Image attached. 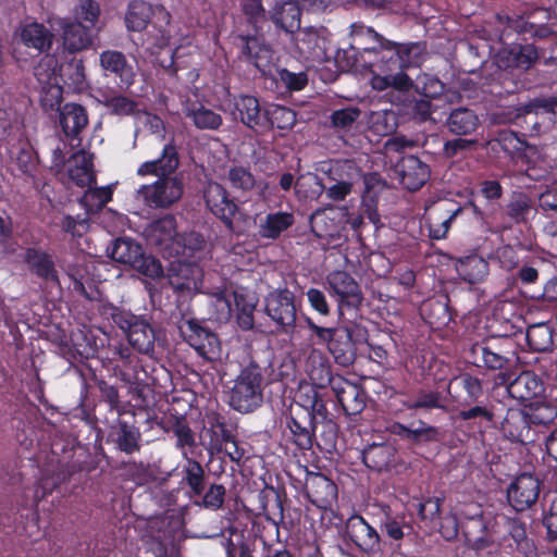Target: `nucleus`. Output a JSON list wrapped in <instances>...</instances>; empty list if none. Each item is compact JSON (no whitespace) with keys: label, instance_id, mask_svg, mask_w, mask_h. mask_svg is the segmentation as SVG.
I'll return each mask as SVG.
<instances>
[{"label":"nucleus","instance_id":"0eeeda50","mask_svg":"<svg viewBox=\"0 0 557 557\" xmlns=\"http://www.w3.org/2000/svg\"><path fill=\"white\" fill-rule=\"evenodd\" d=\"M183 193L184 184L178 176L161 177L152 184L140 186L137 198L149 208L168 209L182 198Z\"/></svg>","mask_w":557,"mask_h":557},{"label":"nucleus","instance_id":"393cba45","mask_svg":"<svg viewBox=\"0 0 557 557\" xmlns=\"http://www.w3.org/2000/svg\"><path fill=\"white\" fill-rule=\"evenodd\" d=\"M507 392L513 399L524 401L540 396L544 392V386L533 372L523 371L508 383Z\"/></svg>","mask_w":557,"mask_h":557},{"label":"nucleus","instance_id":"1a4fd4ad","mask_svg":"<svg viewBox=\"0 0 557 557\" xmlns=\"http://www.w3.org/2000/svg\"><path fill=\"white\" fill-rule=\"evenodd\" d=\"M185 341L197 354L209 362L221 359L222 348L216 335L200 326L196 321L188 320L180 326Z\"/></svg>","mask_w":557,"mask_h":557},{"label":"nucleus","instance_id":"4d7b16f0","mask_svg":"<svg viewBox=\"0 0 557 557\" xmlns=\"http://www.w3.org/2000/svg\"><path fill=\"white\" fill-rule=\"evenodd\" d=\"M174 243L175 245L173 250H175L177 255H182L183 257H189L195 251L202 249L205 245V239L200 234L196 232H190L177 235Z\"/></svg>","mask_w":557,"mask_h":557},{"label":"nucleus","instance_id":"9b49d317","mask_svg":"<svg viewBox=\"0 0 557 557\" xmlns=\"http://www.w3.org/2000/svg\"><path fill=\"white\" fill-rule=\"evenodd\" d=\"M203 272L201 268L184 259L172 261L168 278L173 290L180 296H190L201 288Z\"/></svg>","mask_w":557,"mask_h":557},{"label":"nucleus","instance_id":"f704fd0d","mask_svg":"<svg viewBox=\"0 0 557 557\" xmlns=\"http://www.w3.org/2000/svg\"><path fill=\"white\" fill-rule=\"evenodd\" d=\"M503 534H494L495 542L504 548L524 550L528 537L524 524L515 518H505L502 524Z\"/></svg>","mask_w":557,"mask_h":557},{"label":"nucleus","instance_id":"4468645a","mask_svg":"<svg viewBox=\"0 0 557 557\" xmlns=\"http://www.w3.org/2000/svg\"><path fill=\"white\" fill-rule=\"evenodd\" d=\"M539 494L540 481L529 473L519 475L507 491L508 502L517 511L530 508L537 500Z\"/></svg>","mask_w":557,"mask_h":557},{"label":"nucleus","instance_id":"6e6d98bb","mask_svg":"<svg viewBox=\"0 0 557 557\" xmlns=\"http://www.w3.org/2000/svg\"><path fill=\"white\" fill-rule=\"evenodd\" d=\"M112 198L110 187L89 188L85 191L82 203L88 212H97L103 208Z\"/></svg>","mask_w":557,"mask_h":557},{"label":"nucleus","instance_id":"5701e85b","mask_svg":"<svg viewBox=\"0 0 557 557\" xmlns=\"http://www.w3.org/2000/svg\"><path fill=\"white\" fill-rule=\"evenodd\" d=\"M401 185L409 190L422 187L430 177L428 164L416 156H407L397 165Z\"/></svg>","mask_w":557,"mask_h":557},{"label":"nucleus","instance_id":"a19ab883","mask_svg":"<svg viewBox=\"0 0 557 557\" xmlns=\"http://www.w3.org/2000/svg\"><path fill=\"white\" fill-rule=\"evenodd\" d=\"M295 223L290 212H273L265 215L259 225V234L263 238L275 239Z\"/></svg>","mask_w":557,"mask_h":557},{"label":"nucleus","instance_id":"f8f14e48","mask_svg":"<svg viewBox=\"0 0 557 557\" xmlns=\"http://www.w3.org/2000/svg\"><path fill=\"white\" fill-rule=\"evenodd\" d=\"M232 114L245 126L256 132L270 129L269 111L262 110L259 100L250 95H239L233 99Z\"/></svg>","mask_w":557,"mask_h":557},{"label":"nucleus","instance_id":"e433bc0d","mask_svg":"<svg viewBox=\"0 0 557 557\" xmlns=\"http://www.w3.org/2000/svg\"><path fill=\"white\" fill-rule=\"evenodd\" d=\"M446 126L454 135L468 136L479 128L480 120L474 111L468 108H457L449 113Z\"/></svg>","mask_w":557,"mask_h":557},{"label":"nucleus","instance_id":"a878e982","mask_svg":"<svg viewBox=\"0 0 557 557\" xmlns=\"http://www.w3.org/2000/svg\"><path fill=\"white\" fill-rule=\"evenodd\" d=\"M145 235L150 244L173 249L177 237L175 218L168 214L151 222L145 228Z\"/></svg>","mask_w":557,"mask_h":557},{"label":"nucleus","instance_id":"2eb2a0df","mask_svg":"<svg viewBox=\"0 0 557 557\" xmlns=\"http://www.w3.org/2000/svg\"><path fill=\"white\" fill-rule=\"evenodd\" d=\"M460 211L461 208L449 200H441L430 207L426 218L430 237L433 239L445 238L451 221Z\"/></svg>","mask_w":557,"mask_h":557},{"label":"nucleus","instance_id":"f3484780","mask_svg":"<svg viewBox=\"0 0 557 557\" xmlns=\"http://www.w3.org/2000/svg\"><path fill=\"white\" fill-rule=\"evenodd\" d=\"M500 431L511 442L528 444L535 441V432L523 409L507 410Z\"/></svg>","mask_w":557,"mask_h":557},{"label":"nucleus","instance_id":"bf43d9fd","mask_svg":"<svg viewBox=\"0 0 557 557\" xmlns=\"http://www.w3.org/2000/svg\"><path fill=\"white\" fill-rule=\"evenodd\" d=\"M103 106L115 115L126 116L137 112V103L123 95L107 96Z\"/></svg>","mask_w":557,"mask_h":557},{"label":"nucleus","instance_id":"6ab92c4d","mask_svg":"<svg viewBox=\"0 0 557 557\" xmlns=\"http://www.w3.org/2000/svg\"><path fill=\"white\" fill-rule=\"evenodd\" d=\"M305 490L310 502L321 509L331 508L337 498L336 485L321 473H308Z\"/></svg>","mask_w":557,"mask_h":557},{"label":"nucleus","instance_id":"473e14b6","mask_svg":"<svg viewBox=\"0 0 557 557\" xmlns=\"http://www.w3.org/2000/svg\"><path fill=\"white\" fill-rule=\"evenodd\" d=\"M91 27L77 21H64L62 38L65 48L72 52L86 49L91 44Z\"/></svg>","mask_w":557,"mask_h":557},{"label":"nucleus","instance_id":"bb28decb","mask_svg":"<svg viewBox=\"0 0 557 557\" xmlns=\"http://www.w3.org/2000/svg\"><path fill=\"white\" fill-rule=\"evenodd\" d=\"M466 517L468 522L463 527V532L470 543L482 548L495 542L494 534H485L486 525L482 519V510L479 505L471 504Z\"/></svg>","mask_w":557,"mask_h":557},{"label":"nucleus","instance_id":"20e7f679","mask_svg":"<svg viewBox=\"0 0 557 557\" xmlns=\"http://www.w3.org/2000/svg\"><path fill=\"white\" fill-rule=\"evenodd\" d=\"M154 17L153 28L157 34L152 35L158 47H165L171 39V32L168 28L171 20L170 13L161 5L152 7L146 1L134 0L129 3L125 14V24L132 32L144 30L151 18Z\"/></svg>","mask_w":557,"mask_h":557},{"label":"nucleus","instance_id":"a18cd8bd","mask_svg":"<svg viewBox=\"0 0 557 557\" xmlns=\"http://www.w3.org/2000/svg\"><path fill=\"white\" fill-rule=\"evenodd\" d=\"M405 407L409 410L440 409L446 411L448 404L447 398L441 392L421 389L412 399L405 403Z\"/></svg>","mask_w":557,"mask_h":557},{"label":"nucleus","instance_id":"680f3d73","mask_svg":"<svg viewBox=\"0 0 557 557\" xmlns=\"http://www.w3.org/2000/svg\"><path fill=\"white\" fill-rule=\"evenodd\" d=\"M361 114L360 109L356 107H348L339 110H335L331 114V124L335 128L348 131L359 119Z\"/></svg>","mask_w":557,"mask_h":557},{"label":"nucleus","instance_id":"79ce46f5","mask_svg":"<svg viewBox=\"0 0 557 557\" xmlns=\"http://www.w3.org/2000/svg\"><path fill=\"white\" fill-rule=\"evenodd\" d=\"M69 175L77 186H89L95 180L90 154L83 150L74 153L71 159Z\"/></svg>","mask_w":557,"mask_h":557},{"label":"nucleus","instance_id":"423d86ee","mask_svg":"<svg viewBox=\"0 0 557 557\" xmlns=\"http://www.w3.org/2000/svg\"><path fill=\"white\" fill-rule=\"evenodd\" d=\"M55 60L47 55L35 67V76L40 83L58 85L61 81L64 85L73 89H83L86 85L85 66L82 60L72 59L62 64L59 74L54 69Z\"/></svg>","mask_w":557,"mask_h":557},{"label":"nucleus","instance_id":"c756f323","mask_svg":"<svg viewBox=\"0 0 557 557\" xmlns=\"http://www.w3.org/2000/svg\"><path fill=\"white\" fill-rule=\"evenodd\" d=\"M226 180L231 187L236 191L247 193L255 187L259 188V196L267 199V189L269 184L267 182H257L250 169L244 165H232L226 172Z\"/></svg>","mask_w":557,"mask_h":557},{"label":"nucleus","instance_id":"338daca9","mask_svg":"<svg viewBox=\"0 0 557 557\" xmlns=\"http://www.w3.org/2000/svg\"><path fill=\"white\" fill-rule=\"evenodd\" d=\"M458 419L463 421L483 419L488 423L494 421V412L487 406L476 405L458 412Z\"/></svg>","mask_w":557,"mask_h":557},{"label":"nucleus","instance_id":"e2e57ef3","mask_svg":"<svg viewBox=\"0 0 557 557\" xmlns=\"http://www.w3.org/2000/svg\"><path fill=\"white\" fill-rule=\"evenodd\" d=\"M269 119L271 121L270 128L275 125L280 129H288L296 123V113L288 108L277 106L269 112Z\"/></svg>","mask_w":557,"mask_h":557},{"label":"nucleus","instance_id":"603ef678","mask_svg":"<svg viewBox=\"0 0 557 557\" xmlns=\"http://www.w3.org/2000/svg\"><path fill=\"white\" fill-rule=\"evenodd\" d=\"M507 66L528 70L537 59V51L532 45L513 47L507 51Z\"/></svg>","mask_w":557,"mask_h":557},{"label":"nucleus","instance_id":"c85d7f7f","mask_svg":"<svg viewBox=\"0 0 557 557\" xmlns=\"http://www.w3.org/2000/svg\"><path fill=\"white\" fill-rule=\"evenodd\" d=\"M110 436L116 448L126 454H134L140 450L141 434L137 426L126 421L117 420L111 426Z\"/></svg>","mask_w":557,"mask_h":557},{"label":"nucleus","instance_id":"4be33fe9","mask_svg":"<svg viewBox=\"0 0 557 557\" xmlns=\"http://www.w3.org/2000/svg\"><path fill=\"white\" fill-rule=\"evenodd\" d=\"M364 465L374 471H386L398 461V451L391 442L372 443L362 450Z\"/></svg>","mask_w":557,"mask_h":557},{"label":"nucleus","instance_id":"ddd939ff","mask_svg":"<svg viewBox=\"0 0 557 557\" xmlns=\"http://www.w3.org/2000/svg\"><path fill=\"white\" fill-rule=\"evenodd\" d=\"M207 208L219 218L228 230H233V220L239 212L238 206L228 191L219 183L210 182L203 191Z\"/></svg>","mask_w":557,"mask_h":557},{"label":"nucleus","instance_id":"cd10ccee","mask_svg":"<svg viewBox=\"0 0 557 557\" xmlns=\"http://www.w3.org/2000/svg\"><path fill=\"white\" fill-rule=\"evenodd\" d=\"M270 17L277 27L286 33H294L300 28L301 11L295 1H276L270 11Z\"/></svg>","mask_w":557,"mask_h":557},{"label":"nucleus","instance_id":"9d476101","mask_svg":"<svg viewBox=\"0 0 557 557\" xmlns=\"http://www.w3.org/2000/svg\"><path fill=\"white\" fill-rule=\"evenodd\" d=\"M265 312L280 331H293L296 324L294 294L286 288L271 292L265 298Z\"/></svg>","mask_w":557,"mask_h":557},{"label":"nucleus","instance_id":"a211bd4d","mask_svg":"<svg viewBox=\"0 0 557 557\" xmlns=\"http://www.w3.org/2000/svg\"><path fill=\"white\" fill-rule=\"evenodd\" d=\"M99 61L106 76H114L122 87L133 85L136 73L123 52L106 50L100 53Z\"/></svg>","mask_w":557,"mask_h":557},{"label":"nucleus","instance_id":"72a5a7b5","mask_svg":"<svg viewBox=\"0 0 557 557\" xmlns=\"http://www.w3.org/2000/svg\"><path fill=\"white\" fill-rule=\"evenodd\" d=\"M292 441L300 449H310L313 443L314 424L305 416L304 410L295 411L287 420Z\"/></svg>","mask_w":557,"mask_h":557},{"label":"nucleus","instance_id":"7c9ffc66","mask_svg":"<svg viewBox=\"0 0 557 557\" xmlns=\"http://www.w3.org/2000/svg\"><path fill=\"white\" fill-rule=\"evenodd\" d=\"M298 403L301 407L300 410L305 411V416L313 424L327 420V408L314 387L309 385L301 386L298 393Z\"/></svg>","mask_w":557,"mask_h":557},{"label":"nucleus","instance_id":"864d4df0","mask_svg":"<svg viewBox=\"0 0 557 557\" xmlns=\"http://www.w3.org/2000/svg\"><path fill=\"white\" fill-rule=\"evenodd\" d=\"M532 210V201L523 193L515 194L507 205V214L517 223L525 222Z\"/></svg>","mask_w":557,"mask_h":557},{"label":"nucleus","instance_id":"8fccbe9b","mask_svg":"<svg viewBox=\"0 0 557 557\" xmlns=\"http://www.w3.org/2000/svg\"><path fill=\"white\" fill-rule=\"evenodd\" d=\"M523 410L529 419L531 426L549 424L557 417L556 406L546 401H533Z\"/></svg>","mask_w":557,"mask_h":557},{"label":"nucleus","instance_id":"0e129e2a","mask_svg":"<svg viewBox=\"0 0 557 557\" xmlns=\"http://www.w3.org/2000/svg\"><path fill=\"white\" fill-rule=\"evenodd\" d=\"M457 380L467 394V404L478 401L483 395L482 382L478 377L470 374H462Z\"/></svg>","mask_w":557,"mask_h":557},{"label":"nucleus","instance_id":"052dcab7","mask_svg":"<svg viewBox=\"0 0 557 557\" xmlns=\"http://www.w3.org/2000/svg\"><path fill=\"white\" fill-rule=\"evenodd\" d=\"M73 14L74 21L95 26L100 15V8L94 0H77Z\"/></svg>","mask_w":557,"mask_h":557},{"label":"nucleus","instance_id":"774afa93","mask_svg":"<svg viewBox=\"0 0 557 557\" xmlns=\"http://www.w3.org/2000/svg\"><path fill=\"white\" fill-rule=\"evenodd\" d=\"M173 432L177 437V447L184 448L186 446L193 447L195 445L194 433L184 420L177 419L175 421L173 425Z\"/></svg>","mask_w":557,"mask_h":557},{"label":"nucleus","instance_id":"f257e3e1","mask_svg":"<svg viewBox=\"0 0 557 557\" xmlns=\"http://www.w3.org/2000/svg\"><path fill=\"white\" fill-rule=\"evenodd\" d=\"M361 33L363 27H358ZM364 32L371 35L380 45L379 48H366L363 53L370 58V66L374 73L371 78V85L376 90H385L393 87L398 90L409 89L411 81L407 74L399 71L395 74L387 72L407 67L412 63L410 54L414 50H419V46L412 45H398L396 42L384 39L372 28H366Z\"/></svg>","mask_w":557,"mask_h":557},{"label":"nucleus","instance_id":"39448f33","mask_svg":"<svg viewBox=\"0 0 557 557\" xmlns=\"http://www.w3.org/2000/svg\"><path fill=\"white\" fill-rule=\"evenodd\" d=\"M308 329L318 337L319 342L326 344L330 354L334 357L337 364L348 367L354 363L357 357L355 332L348 326L323 327L315 324L311 319H307Z\"/></svg>","mask_w":557,"mask_h":557},{"label":"nucleus","instance_id":"09e8293b","mask_svg":"<svg viewBox=\"0 0 557 557\" xmlns=\"http://www.w3.org/2000/svg\"><path fill=\"white\" fill-rule=\"evenodd\" d=\"M369 129L377 136H388L397 127L396 114L393 111H373L368 117Z\"/></svg>","mask_w":557,"mask_h":557},{"label":"nucleus","instance_id":"13d9d810","mask_svg":"<svg viewBox=\"0 0 557 557\" xmlns=\"http://www.w3.org/2000/svg\"><path fill=\"white\" fill-rule=\"evenodd\" d=\"M527 341L532 349L543 351L552 345V333L545 324L531 325L527 330Z\"/></svg>","mask_w":557,"mask_h":557},{"label":"nucleus","instance_id":"c9c22d12","mask_svg":"<svg viewBox=\"0 0 557 557\" xmlns=\"http://www.w3.org/2000/svg\"><path fill=\"white\" fill-rule=\"evenodd\" d=\"M20 37L26 47L39 52L48 51L53 41V34L44 24L37 22L23 25L20 29Z\"/></svg>","mask_w":557,"mask_h":557},{"label":"nucleus","instance_id":"aec40b11","mask_svg":"<svg viewBox=\"0 0 557 557\" xmlns=\"http://www.w3.org/2000/svg\"><path fill=\"white\" fill-rule=\"evenodd\" d=\"M305 372L311 381L312 387L324 388L333 386L336 375L332 374L327 356L319 348L311 347L305 360Z\"/></svg>","mask_w":557,"mask_h":557},{"label":"nucleus","instance_id":"de8ad7c7","mask_svg":"<svg viewBox=\"0 0 557 557\" xmlns=\"http://www.w3.org/2000/svg\"><path fill=\"white\" fill-rule=\"evenodd\" d=\"M471 355L473 357V362L476 366H484L491 370L503 369L508 362V359L505 356L482 344L473 345L471 348Z\"/></svg>","mask_w":557,"mask_h":557},{"label":"nucleus","instance_id":"58836bf2","mask_svg":"<svg viewBox=\"0 0 557 557\" xmlns=\"http://www.w3.org/2000/svg\"><path fill=\"white\" fill-rule=\"evenodd\" d=\"M350 539L363 550L374 552L379 547L380 537L375 529H373L361 517L354 519L349 527Z\"/></svg>","mask_w":557,"mask_h":557},{"label":"nucleus","instance_id":"69168bd1","mask_svg":"<svg viewBox=\"0 0 557 557\" xmlns=\"http://www.w3.org/2000/svg\"><path fill=\"white\" fill-rule=\"evenodd\" d=\"M442 500L438 497L428 498L418 505V513L423 521L434 522L438 519Z\"/></svg>","mask_w":557,"mask_h":557},{"label":"nucleus","instance_id":"4c0bfd02","mask_svg":"<svg viewBox=\"0 0 557 557\" xmlns=\"http://www.w3.org/2000/svg\"><path fill=\"white\" fill-rule=\"evenodd\" d=\"M25 261L30 271L37 274L39 277L60 285L57 271L54 269V263L48 253L41 250L29 248L25 252Z\"/></svg>","mask_w":557,"mask_h":557},{"label":"nucleus","instance_id":"2f4dec72","mask_svg":"<svg viewBox=\"0 0 557 557\" xmlns=\"http://www.w3.org/2000/svg\"><path fill=\"white\" fill-rule=\"evenodd\" d=\"M60 124L66 137L76 138L88 124L85 108L77 103H66L60 109Z\"/></svg>","mask_w":557,"mask_h":557},{"label":"nucleus","instance_id":"b1692460","mask_svg":"<svg viewBox=\"0 0 557 557\" xmlns=\"http://www.w3.org/2000/svg\"><path fill=\"white\" fill-rule=\"evenodd\" d=\"M183 113L200 131H216L223 124L220 113L198 101H186L183 106Z\"/></svg>","mask_w":557,"mask_h":557},{"label":"nucleus","instance_id":"6e6552de","mask_svg":"<svg viewBox=\"0 0 557 557\" xmlns=\"http://www.w3.org/2000/svg\"><path fill=\"white\" fill-rule=\"evenodd\" d=\"M325 288L336 299L341 313L345 308L358 309L364 299L360 285L346 271L330 272L325 277Z\"/></svg>","mask_w":557,"mask_h":557},{"label":"nucleus","instance_id":"7ed1b4c3","mask_svg":"<svg viewBox=\"0 0 557 557\" xmlns=\"http://www.w3.org/2000/svg\"><path fill=\"white\" fill-rule=\"evenodd\" d=\"M108 256L121 264L127 265L150 278L163 275L161 262L151 255H147L143 246L131 237L116 238L107 248Z\"/></svg>","mask_w":557,"mask_h":557},{"label":"nucleus","instance_id":"37998d69","mask_svg":"<svg viewBox=\"0 0 557 557\" xmlns=\"http://www.w3.org/2000/svg\"><path fill=\"white\" fill-rule=\"evenodd\" d=\"M456 271L463 281L473 284L487 275L488 264L479 256H469L456 263Z\"/></svg>","mask_w":557,"mask_h":557},{"label":"nucleus","instance_id":"f03ea898","mask_svg":"<svg viewBox=\"0 0 557 557\" xmlns=\"http://www.w3.org/2000/svg\"><path fill=\"white\" fill-rule=\"evenodd\" d=\"M263 370L253 360L244 366L230 388L228 405L242 413L252 412L263 401Z\"/></svg>","mask_w":557,"mask_h":557},{"label":"nucleus","instance_id":"ea45409f","mask_svg":"<svg viewBox=\"0 0 557 557\" xmlns=\"http://www.w3.org/2000/svg\"><path fill=\"white\" fill-rule=\"evenodd\" d=\"M127 338L129 344L141 354H149L153 350L154 332L146 321L136 319L131 322Z\"/></svg>","mask_w":557,"mask_h":557},{"label":"nucleus","instance_id":"dca6fc26","mask_svg":"<svg viewBox=\"0 0 557 557\" xmlns=\"http://www.w3.org/2000/svg\"><path fill=\"white\" fill-rule=\"evenodd\" d=\"M331 388L347 416L359 414L364 409L366 394L357 384L336 375Z\"/></svg>","mask_w":557,"mask_h":557},{"label":"nucleus","instance_id":"3c124183","mask_svg":"<svg viewBox=\"0 0 557 557\" xmlns=\"http://www.w3.org/2000/svg\"><path fill=\"white\" fill-rule=\"evenodd\" d=\"M329 176L334 182H346L352 187L354 183L362 176V173L355 162L343 160L337 161L330 168Z\"/></svg>","mask_w":557,"mask_h":557},{"label":"nucleus","instance_id":"c03bdc74","mask_svg":"<svg viewBox=\"0 0 557 557\" xmlns=\"http://www.w3.org/2000/svg\"><path fill=\"white\" fill-rule=\"evenodd\" d=\"M243 41V54L255 64L256 67L264 70L271 62V49L261 44L257 37H240Z\"/></svg>","mask_w":557,"mask_h":557},{"label":"nucleus","instance_id":"49530a36","mask_svg":"<svg viewBox=\"0 0 557 557\" xmlns=\"http://www.w3.org/2000/svg\"><path fill=\"white\" fill-rule=\"evenodd\" d=\"M183 482L190 488V493L200 496L206 490V472L203 467L195 459L186 458L183 466Z\"/></svg>","mask_w":557,"mask_h":557},{"label":"nucleus","instance_id":"412c9836","mask_svg":"<svg viewBox=\"0 0 557 557\" xmlns=\"http://www.w3.org/2000/svg\"><path fill=\"white\" fill-rule=\"evenodd\" d=\"M180 164V158L175 146L171 143L164 145L162 153L159 158L146 161L137 169V175L147 176L152 175L158 178L174 177L173 175Z\"/></svg>","mask_w":557,"mask_h":557},{"label":"nucleus","instance_id":"5fc2aeb1","mask_svg":"<svg viewBox=\"0 0 557 557\" xmlns=\"http://www.w3.org/2000/svg\"><path fill=\"white\" fill-rule=\"evenodd\" d=\"M312 232L318 237H334L337 234V224L325 210H317L310 218Z\"/></svg>","mask_w":557,"mask_h":557}]
</instances>
